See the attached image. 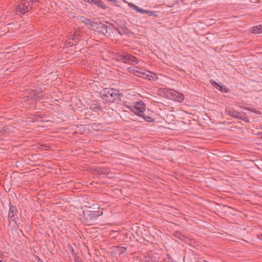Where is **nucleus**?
Instances as JSON below:
<instances>
[{
  "label": "nucleus",
  "mask_w": 262,
  "mask_h": 262,
  "mask_svg": "<svg viewBox=\"0 0 262 262\" xmlns=\"http://www.w3.org/2000/svg\"><path fill=\"white\" fill-rule=\"evenodd\" d=\"M100 95L103 100L109 103L121 99L119 91L116 89L105 88L100 92Z\"/></svg>",
  "instance_id": "obj_1"
},
{
  "label": "nucleus",
  "mask_w": 262,
  "mask_h": 262,
  "mask_svg": "<svg viewBox=\"0 0 262 262\" xmlns=\"http://www.w3.org/2000/svg\"><path fill=\"white\" fill-rule=\"evenodd\" d=\"M158 92L161 96L174 100L179 102L183 101L184 98V95L182 94L177 91L172 92L171 90L165 89H160L158 90Z\"/></svg>",
  "instance_id": "obj_2"
},
{
  "label": "nucleus",
  "mask_w": 262,
  "mask_h": 262,
  "mask_svg": "<svg viewBox=\"0 0 262 262\" xmlns=\"http://www.w3.org/2000/svg\"><path fill=\"white\" fill-rule=\"evenodd\" d=\"M132 112L139 117L143 116L146 106L142 101L136 102L135 105L127 106Z\"/></svg>",
  "instance_id": "obj_3"
},
{
  "label": "nucleus",
  "mask_w": 262,
  "mask_h": 262,
  "mask_svg": "<svg viewBox=\"0 0 262 262\" xmlns=\"http://www.w3.org/2000/svg\"><path fill=\"white\" fill-rule=\"evenodd\" d=\"M31 9L30 3L27 0H22L15 8V13L24 14Z\"/></svg>",
  "instance_id": "obj_4"
},
{
  "label": "nucleus",
  "mask_w": 262,
  "mask_h": 262,
  "mask_svg": "<svg viewBox=\"0 0 262 262\" xmlns=\"http://www.w3.org/2000/svg\"><path fill=\"white\" fill-rule=\"evenodd\" d=\"M17 210L15 206H13L9 204V209L8 213V220L10 222H13L14 223L15 227H18L17 221L18 220V216L16 215Z\"/></svg>",
  "instance_id": "obj_5"
},
{
  "label": "nucleus",
  "mask_w": 262,
  "mask_h": 262,
  "mask_svg": "<svg viewBox=\"0 0 262 262\" xmlns=\"http://www.w3.org/2000/svg\"><path fill=\"white\" fill-rule=\"evenodd\" d=\"M119 24L116 23L115 25H113L114 28L120 35H125L129 36L130 31L128 28L124 25L123 21L119 20Z\"/></svg>",
  "instance_id": "obj_6"
},
{
  "label": "nucleus",
  "mask_w": 262,
  "mask_h": 262,
  "mask_svg": "<svg viewBox=\"0 0 262 262\" xmlns=\"http://www.w3.org/2000/svg\"><path fill=\"white\" fill-rule=\"evenodd\" d=\"M140 77L147 79L149 80H155L158 79L157 75L150 71L142 72L140 74Z\"/></svg>",
  "instance_id": "obj_7"
},
{
  "label": "nucleus",
  "mask_w": 262,
  "mask_h": 262,
  "mask_svg": "<svg viewBox=\"0 0 262 262\" xmlns=\"http://www.w3.org/2000/svg\"><path fill=\"white\" fill-rule=\"evenodd\" d=\"M102 212L100 213L99 211H88L84 213V215L89 217L91 220H95L99 216L102 214Z\"/></svg>",
  "instance_id": "obj_8"
},
{
  "label": "nucleus",
  "mask_w": 262,
  "mask_h": 262,
  "mask_svg": "<svg viewBox=\"0 0 262 262\" xmlns=\"http://www.w3.org/2000/svg\"><path fill=\"white\" fill-rule=\"evenodd\" d=\"M80 20L90 29H92V28L95 27L96 25H98L97 23L93 22L89 18L83 16L80 18Z\"/></svg>",
  "instance_id": "obj_9"
},
{
  "label": "nucleus",
  "mask_w": 262,
  "mask_h": 262,
  "mask_svg": "<svg viewBox=\"0 0 262 262\" xmlns=\"http://www.w3.org/2000/svg\"><path fill=\"white\" fill-rule=\"evenodd\" d=\"M95 27L99 33L105 36L107 35L108 27L106 25L100 23L99 24H98V25H96Z\"/></svg>",
  "instance_id": "obj_10"
},
{
  "label": "nucleus",
  "mask_w": 262,
  "mask_h": 262,
  "mask_svg": "<svg viewBox=\"0 0 262 262\" xmlns=\"http://www.w3.org/2000/svg\"><path fill=\"white\" fill-rule=\"evenodd\" d=\"M226 112L227 113V115L237 119L239 118L241 114L240 112H237L232 108H229L228 109L226 108Z\"/></svg>",
  "instance_id": "obj_11"
},
{
  "label": "nucleus",
  "mask_w": 262,
  "mask_h": 262,
  "mask_svg": "<svg viewBox=\"0 0 262 262\" xmlns=\"http://www.w3.org/2000/svg\"><path fill=\"white\" fill-rule=\"evenodd\" d=\"M129 6L132 8L134 10H136L137 12L140 13H151V11H149L147 10H143V9L138 7L137 6L133 4H130L129 5ZM151 14H150V16H151Z\"/></svg>",
  "instance_id": "obj_12"
},
{
  "label": "nucleus",
  "mask_w": 262,
  "mask_h": 262,
  "mask_svg": "<svg viewBox=\"0 0 262 262\" xmlns=\"http://www.w3.org/2000/svg\"><path fill=\"white\" fill-rule=\"evenodd\" d=\"M94 171L98 174L104 176H107L110 173L107 169L104 167H97L95 168Z\"/></svg>",
  "instance_id": "obj_13"
},
{
  "label": "nucleus",
  "mask_w": 262,
  "mask_h": 262,
  "mask_svg": "<svg viewBox=\"0 0 262 262\" xmlns=\"http://www.w3.org/2000/svg\"><path fill=\"white\" fill-rule=\"evenodd\" d=\"M94 4L102 9L104 10L107 8V6L104 4L102 0H95Z\"/></svg>",
  "instance_id": "obj_14"
},
{
  "label": "nucleus",
  "mask_w": 262,
  "mask_h": 262,
  "mask_svg": "<svg viewBox=\"0 0 262 262\" xmlns=\"http://www.w3.org/2000/svg\"><path fill=\"white\" fill-rule=\"evenodd\" d=\"M100 106L99 103L97 102L94 101L90 105V109L94 112H96L98 109L100 108Z\"/></svg>",
  "instance_id": "obj_15"
},
{
  "label": "nucleus",
  "mask_w": 262,
  "mask_h": 262,
  "mask_svg": "<svg viewBox=\"0 0 262 262\" xmlns=\"http://www.w3.org/2000/svg\"><path fill=\"white\" fill-rule=\"evenodd\" d=\"M208 225V223L205 222L201 219H199L198 218V227L201 228V227L208 228L207 226Z\"/></svg>",
  "instance_id": "obj_16"
},
{
  "label": "nucleus",
  "mask_w": 262,
  "mask_h": 262,
  "mask_svg": "<svg viewBox=\"0 0 262 262\" xmlns=\"http://www.w3.org/2000/svg\"><path fill=\"white\" fill-rule=\"evenodd\" d=\"M252 32L255 34L262 33V25L253 27Z\"/></svg>",
  "instance_id": "obj_17"
},
{
  "label": "nucleus",
  "mask_w": 262,
  "mask_h": 262,
  "mask_svg": "<svg viewBox=\"0 0 262 262\" xmlns=\"http://www.w3.org/2000/svg\"><path fill=\"white\" fill-rule=\"evenodd\" d=\"M30 97L34 99L35 101H37V100H39L40 99V98H41V95H40L39 93H33L32 94H31V96Z\"/></svg>",
  "instance_id": "obj_18"
},
{
  "label": "nucleus",
  "mask_w": 262,
  "mask_h": 262,
  "mask_svg": "<svg viewBox=\"0 0 262 262\" xmlns=\"http://www.w3.org/2000/svg\"><path fill=\"white\" fill-rule=\"evenodd\" d=\"M132 72L135 75L140 77V74H142V72L141 71H140L139 69L137 67H136L135 69L132 70Z\"/></svg>",
  "instance_id": "obj_19"
},
{
  "label": "nucleus",
  "mask_w": 262,
  "mask_h": 262,
  "mask_svg": "<svg viewBox=\"0 0 262 262\" xmlns=\"http://www.w3.org/2000/svg\"><path fill=\"white\" fill-rule=\"evenodd\" d=\"M141 117H143L144 118V119L146 122H154V121H155L154 119L152 118L151 117L148 116H145L144 114H143V116H141Z\"/></svg>",
  "instance_id": "obj_20"
},
{
  "label": "nucleus",
  "mask_w": 262,
  "mask_h": 262,
  "mask_svg": "<svg viewBox=\"0 0 262 262\" xmlns=\"http://www.w3.org/2000/svg\"><path fill=\"white\" fill-rule=\"evenodd\" d=\"M242 108H244V110H249L252 112H253V113H255L257 114H260V112L259 111H257L255 108H250V107H244V106H242Z\"/></svg>",
  "instance_id": "obj_21"
},
{
  "label": "nucleus",
  "mask_w": 262,
  "mask_h": 262,
  "mask_svg": "<svg viewBox=\"0 0 262 262\" xmlns=\"http://www.w3.org/2000/svg\"><path fill=\"white\" fill-rule=\"evenodd\" d=\"M117 248L120 254L124 253L126 252V249L124 247H117Z\"/></svg>",
  "instance_id": "obj_22"
},
{
  "label": "nucleus",
  "mask_w": 262,
  "mask_h": 262,
  "mask_svg": "<svg viewBox=\"0 0 262 262\" xmlns=\"http://www.w3.org/2000/svg\"><path fill=\"white\" fill-rule=\"evenodd\" d=\"M122 62L125 63H128V53H123V59H122Z\"/></svg>",
  "instance_id": "obj_23"
},
{
  "label": "nucleus",
  "mask_w": 262,
  "mask_h": 262,
  "mask_svg": "<svg viewBox=\"0 0 262 262\" xmlns=\"http://www.w3.org/2000/svg\"><path fill=\"white\" fill-rule=\"evenodd\" d=\"M130 62H129V64H137L138 62V59L132 55V57H130Z\"/></svg>",
  "instance_id": "obj_24"
},
{
  "label": "nucleus",
  "mask_w": 262,
  "mask_h": 262,
  "mask_svg": "<svg viewBox=\"0 0 262 262\" xmlns=\"http://www.w3.org/2000/svg\"><path fill=\"white\" fill-rule=\"evenodd\" d=\"M123 54H116L115 55V58L118 61L122 62V60L123 59Z\"/></svg>",
  "instance_id": "obj_25"
},
{
  "label": "nucleus",
  "mask_w": 262,
  "mask_h": 262,
  "mask_svg": "<svg viewBox=\"0 0 262 262\" xmlns=\"http://www.w3.org/2000/svg\"><path fill=\"white\" fill-rule=\"evenodd\" d=\"M238 119H242L246 122H249V118L247 117H246L244 115H242L241 114Z\"/></svg>",
  "instance_id": "obj_26"
},
{
  "label": "nucleus",
  "mask_w": 262,
  "mask_h": 262,
  "mask_svg": "<svg viewBox=\"0 0 262 262\" xmlns=\"http://www.w3.org/2000/svg\"><path fill=\"white\" fill-rule=\"evenodd\" d=\"M198 148L199 149H200L202 150V151H200V154H202L203 155L204 157H206L207 155L206 154H204V152L205 151L206 149H204V148H201L200 147H198ZM197 152H198V157L199 156V151L198 150L197 151Z\"/></svg>",
  "instance_id": "obj_27"
},
{
  "label": "nucleus",
  "mask_w": 262,
  "mask_h": 262,
  "mask_svg": "<svg viewBox=\"0 0 262 262\" xmlns=\"http://www.w3.org/2000/svg\"><path fill=\"white\" fill-rule=\"evenodd\" d=\"M210 82L212 84V85L215 86V88H217V87L222 88V86L220 85L219 83H217L215 81L213 80H210Z\"/></svg>",
  "instance_id": "obj_28"
},
{
  "label": "nucleus",
  "mask_w": 262,
  "mask_h": 262,
  "mask_svg": "<svg viewBox=\"0 0 262 262\" xmlns=\"http://www.w3.org/2000/svg\"><path fill=\"white\" fill-rule=\"evenodd\" d=\"M174 236L178 238H180V239H181L182 237V235L179 232H176L175 233H174Z\"/></svg>",
  "instance_id": "obj_29"
},
{
  "label": "nucleus",
  "mask_w": 262,
  "mask_h": 262,
  "mask_svg": "<svg viewBox=\"0 0 262 262\" xmlns=\"http://www.w3.org/2000/svg\"><path fill=\"white\" fill-rule=\"evenodd\" d=\"M130 57H132V55L131 54H128V63H129V62H130V59H131Z\"/></svg>",
  "instance_id": "obj_30"
},
{
  "label": "nucleus",
  "mask_w": 262,
  "mask_h": 262,
  "mask_svg": "<svg viewBox=\"0 0 262 262\" xmlns=\"http://www.w3.org/2000/svg\"><path fill=\"white\" fill-rule=\"evenodd\" d=\"M197 262H207L205 260L202 259L201 258H198V261Z\"/></svg>",
  "instance_id": "obj_31"
},
{
  "label": "nucleus",
  "mask_w": 262,
  "mask_h": 262,
  "mask_svg": "<svg viewBox=\"0 0 262 262\" xmlns=\"http://www.w3.org/2000/svg\"><path fill=\"white\" fill-rule=\"evenodd\" d=\"M257 237L258 238L262 241V234H257Z\"/></svg>",
  "instance_id": "obj_32"
},
{
  "label": "nucleus",
  "mask_w": 262,
  "mask_h": 262,
  "mask_svg": "<svg viewBox=\"0 0 262 262\" xmlns=\"http://www.w3.org/2000/svg\"><path fill=\"white\" fill-rule=\"evenodd\" d=\"M258 135L259 136V137L262 139V133H259Z\"/></svg>",
  "instance_id": "obj_33"
},
{
  "label": "nucleus",
  "mask_w": 262,
  "mask_h": 262,
  "mask_svg": "<svg viewBox=\"0 0 262 262\" xmlns=\"http://www.w3.org/2000/svg\"><path fill=\"white\" fill-rule=\"evenodd\" d=\"M95 0H90V4L93 3L94 4L95 3Z\"/></svg>",
  "instance_id": "obj_34"
},
{
  "label": "nucleus",
  "mask_w": 262,
  "mask_h": 262,
  "mask_svg": "<svg viewBox=\"0 0 262 262\" xmlns=\"http://www.w3.org/2000/svg\"><path fill=\"white\" fill-rule=\"evenodd\" d=\"M84 2L90 3V0H83Z\"/></svg>",
  "instance_id": "obj_35"
},
{
  "label": "nucleus",
  "mask_w": 262,
  "mask_h": 262,
  "mask_svg": "<svg viewBox=\"0 0 262 262\" xmlns=\"http://www.w3.org/2000/svg\"><path fill=\"white\" fill-rule=\"evenodd\" d=\"M38 117V118H42V115H39L37 116Z\"/></svg>",
  "instance_id": "obj_36"
},
{
  "label": "nucleus",
  "mask_w": 262,
  "mask_h": 262,
  "mask_svg": "<svg viewBox=\"0 0 262 262\" xmlns=\"http://www.w3.org/2000/svg\"><path fill=\"white\" fill-rule=\"evenodd\" d=\"M41 146H43V145H41ZM44 147H49V146H46V145H44Z\"/></svg>",
  "instance_id": "obj_37"
},
{
  "label": "nucleus",
  "mask_w": 262,
  "mask_h": 262,
  "mask_svg": "<svg viewBox=\"0 0 262 262\" xmlns=\"http://www.w3.org/2000/svg\"><path fill=\"white\" fill-rule=\"evenodd\" d=\"M169 260L170 261V262H173V260L171 259H169Z\"/></svg>",
  "instance_id": "obj_38"
},
{
  "label": "nucleus",
  "mask_w": 262,
  "mask_h": 262,
  "mask_svg": "<svg viewBox=\"0 0 262 262\" xmlns=\"http://www.w3.org/2000/svg\"><path fill=\"white\" fill-rule=\"evenodd\" d=\"M0 262H6V261H4V260H0Z\"/></svg>",
  "instance_id": "obj_39"
},
{
  "label": "nucleus",
  "mask_w": 262,
  "mask_h": 262,
  "mask_svg": "<svg viewBox=\"0 0 262 262\" xmlns=\"http://www.w3.org/2000/svg\"><path fill=\"white\" fill-rule=\"evenodd\" d=\"M20 232H21V233H22L23 235H24L23 232V231H22L21 230H20Z\"/></svg>",
  "instance_id": "obj_40"
},
{
  "label": "nucleus",
  "mask_w": 262,
  "mask_h": 262,
  "mask_svg": "<svg viewBox=\"0 0 262 262\" xmlns=\"http://www.w3.org/2000/svg\"><path fill=\"white\" fill-rule=\"evenodd\" d=\"M177 1H178L177 2L178 3L179 2V0H177Z\"/></svg>",
  "instance_id": "obj_41"
}]
</instances>
